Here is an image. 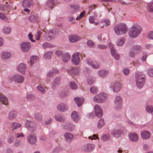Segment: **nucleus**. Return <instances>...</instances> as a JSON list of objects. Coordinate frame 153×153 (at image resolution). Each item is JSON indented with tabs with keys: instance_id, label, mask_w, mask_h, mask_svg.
I'll return each instance as SVG.
<instances>
[{
	"instance_id": "nucleus-1",
	"label": "nucleus",
	"mask_w": 153,
	"mask_h": 153,
	"mask_svg": "<svg viewBox=\"0 0 153 153\" xmlns=\"http://www.w3.org/2000/svg\"><path fill=\"white\" fill-rule=\"evenodd\" d=\"M142 28L137 24H134L130 28L128 32L129 36L131 37H137L141 33Z\"/></svg>"
},
{
	"instance_id": "nucleus-2",
	"label": "nucleus",
	"mask_w": 153,
	"mask_h": 153,
	"mask_svg": "<svg viewBox=\"0 0 153 153\" xmlns=\"http://www.w3.org/2000/svg\"><path fill=\"white\" fill-rule=\"evenodd\" d=\"M114 30L116 34L121 35L127 32L128 27L125 23H121L118 24L114 27Z\"/></svg>"
},
{
	"instance_id": "nucleus-3",
	"label": "nucleus",
	"mask_w": 153,
	"mask_h": 153,
	"mask_svg": "<svg viewBox=\"0 0 153 153\" xmlns=\"http://www.w3.org/2000/svg\"><path fill=\"white\" fill-rule=\"evenodd\" d=\"M136 84L139 88H141L144 85L145 82L144 75L140 73L137 74L136 76Z\"/></svg>"
},
{
	"instance_id": "nucleus-4",
	"label": "nucleus",
	"mask_w": 153,
	"mask_h": 153,
	"mask_svg": "<svg viewBox=\"0 0 153 153\" xmlns=\"http://www.w3.org/2000/svg\"><path fill=\"white\" fill-rule=\"evenodd\" d=\"M107 97V95L105 93H101L96 95L94 98V101L98 103L104 102Z\"/></svg>"
},
{
	"instance_id": "nucleus-5",
	"label": "nucleus",
	"mask_w": 153,
	"mask_h": 153,
	"mask_svg": "<svg viewBox=\"0 0 153 153\" xmlns=\"http://www.w3.org/2000/svg\"><path fill=\"white\" fill-rule=\"evenodd\" d=\"M24 79V78L22 76L19 74H16L10 77L9 79V81L10 82L16 81L18 83H22Z\"/></svg>"
},
{
	"instance_id": "nucleus-6",
	"label": "nucleus",
	"mask_w": 153,
	"mask_h": 153,
	"mask_svg": "<svg viewBox=\"0 0 153 153\" xmlns=\"http://www.w3.org/2000/svg\"><path fill=\"white\" fill-rule=\"evenodd\" d=\"M87 64L90 67L95 69H97L99 67L98 63L95 61H93L90 59H88L86 60Z\"/></svg>"
},
{
	"instance_id": "nucleus-7",
	"label": "nucleus",
	"mask_w": 153,
	"mask_h": 153,
	"mask_svg": "<svg viewBox=\"0 0 153 153\" xmlns=\"http://www.w3.org/2000/svg\"><path fill=\"white\" fill-rule=\"evenodd\" d=\"M109 47L111 49V51L112 55L114 58L117 60L120 59V55L113 48V45L112 44L110 43L109 44Z\"/></svg>"
},
{
	"instance_id": "nucleus-8",
	"label": "nucleus",
	"mask_w": 153,
	"mask_h": 153,
	"mask_svg": "<svg viewBox=\"0 0 153 153\" xmlns=\"http://www.w3.org/2000/svg\"><path fill=\"white\" fill-rule=\"evenodd\" d=\"M122 104V99L119 96H116L114 99V106L117 109L120 108Z\"/></svg>"
},
{
	"instance_id": "nucleus-9",
	"label": "nucleus",
	"mask_w": 153,
	"mask_h": 153,
	"mask_svg": "<svg viewBox=\"0 0 153 153\" xmlns=\"http://www.w3.org/2000/svg\"><path fill=\"white\" fill-rule=\"evenodd\" d=\"M72 62L75 65L78 64L80 62L79 54L78 53H74L71 59Z\"/></svg>"
},
{
	"instance_id": "nucleus-10",
	"label": "nucleus",
	"mask_w": 153,
	"mask_h": 153,
	"mask_svg": "<svg viewBox=\"0 0 153 153\" xmlns=\"http://www.w3.org/2000/svg\"><path fill=\"white\" fill-rule=\"evenodd\" d=\"M94 148V145L92 144H87L84 146L82 149L85 152H89L92 151Z\"/></svg>"
},
{
	"instance_id": "nucleus-11",
	"label": "nucleus",
	"mask_w": 153,
	"mask_h": 153,
	"mask_svg": "<svg viewBox=\"0 0 153 153\" xmlns=\"http://www.w3.org/2000/svg\"><path fill=\"white\" fill-rule=\"evenodd\" d=\"M69 40L71 42H77L81 39V37L76 34H71L69 36Z\"/></svg>"
},
{
	"instance_id": "nucleus-12",
	"label": "nucleus",
	"mask_w": 153,
	"mask_h": 153,
	"mask_svg": "<svg viewBox=\"0 0 153 153\" xmlns=\"http://www.w3.org/2000/svg\"><path fill=\"white\" fill-rule=\"evenodd\" d=\"M111 86L113 88V91L115 92H117L120 90L122 88L121 85L118 82L112 83Z\"/></svg>"
},
{
	"instance_id": "nucleus-13",
	"label": "nucleus",
	"mask_w": 153,
	"mask_h": 153,
	"mask_svg": "<svg viewBox=\"0 0 153 153\" xmlns=\"http://www.w3.org/2000/svg\"><path fill=\"white\" fill-rule=\"evenodd\" d=\"M21 47L22 50L24 52L27 51L30 47V44L29 42H25L21 44Z\"/></svg>"
},
{
	"instance_id": "nucleus-14",
	"label": "nucleus",
	"mask_w": 153,
	"mask_h": 153,
	"mask_svg": "<svg viewBox=\"0 0 153 153\" xmlns=\"http://www.w3.org/2000/svg\"><path fill=\"white\" fill-rule=\"evenodd\" d=\"M94 109L96 115L99 117H100L102 115V109L99 105H96L94 106Z\"/></svg>"
},
{
	"instance_id": "nucleus-15",
	"label": "nucleus",
	"mask_w": 153,
	"mask_h": 153,
	"mask_svg": "<svg viewBox=\"0 0 153 153\" xmlns=\"http://www.w3.org/2000/svg\"><path fill=\"white\" fill-rule=\"evenodd\" d=\"M27 140L30 143H35L36 142V135L33 133H31L27 137Z\"/></svg>"
},
{
	"instance_id": "nucleus-16",
	"label": "nucleus",
	"mask_w": 153,
	"mask_h": 153,
	"mask_svg": "<svg viewBox=\"0 0 153 153\" xmlns=\"http://www.w3.org/2000/svg\"><path fill=\"white\" fill-rule=\"evenodd\" d=\"M34 4L32 0H24L22 2V6L24 7H28L32 6Z\"/></svg>"
},
{
	"instance_id": "nucleus-17",
	"label": "nucleus",
	"mask_w": 153,
	"mask_h": 153,
	"mask_svg": "<svg viewBox=\"0 0 153 153\" xmlns=\"http://www.w3.org/2000/svg\"><path fill=\"white\" fill-rule=\"evenodd\" d=\"M59 80L60 78L57 77L53 80L52 86L53 89H55L58 87L60 84Z\"/></svg>"
},
{
	"instance_id": "nucleus-18",
	"label": "nucleus",
	"mask_w": 153,
	"mask_h": 153,
	"mask_svg": "<svg viewBox=\"0 0 153 153\" xmlns=\"http://www.w3.org/2000/svg\"><path fill=\"white\" fill-rule=\"evenodd\" d=\"M71 117L73 120L75 122H77L80 120V118L77 112L76 111H73L71 114Z\"/></svg>"
},
{
	"instance_id": "nucleus-19",
	"label": "nucleus",
	"mask_w": 153,
	"mask_h": 153,
	"mask_svg": "<svg viewBox=\"0 0 153 153\" xmlns=\"http://www.w3.org/2000/svg\"><path fill=\"white\" fill-rule=\"evenodd\" d=\"M122 133V131L118 129H114L111 132V134L114 137H119Z\"/></svg>"
},
{
	"instance_id": "nucleus-20",
	"label": "nucleus",
	"mask_w": 153,
	"mask_h": 153,
	"mask_svg": "<svg viewBox=\"0 0 153 153\" xmlns=\"http://www.w3.org/2000/svg\"><path fill=\"white\" fill-rule=\"evenodd\" d=\"M17 70L21 73L24 74L25 73V70L26 69V66L24 64H20L18 66Z\"/></svg>"
},
{
	"instance_id": "nucleus-21",
	"label": "nucleus",
	"mask_w": 153,
	"mask_h": 153,
	"mask_svg": "<svg viewBox=\"0 0 153 153\" xmlns=\"http://www.w3.org/2000/svg\"><path fill=\"white\" fill-rule=\"evenodd\" d=\"M74 100L76 105L80 107L84 102V99L83 98L76 97L74 99Z\"/></svg>"
},
{
	"instance_id": "nucleus-22",
	"label": "nucleus",
	"mask_w": 153,
	"mask_h": 153,
	"mask_svg": "<svg viewBox=\"0 0 153 153\" xmlns=\"http://www.w3.org/2000/svg\"><path fill=\"white\" fill-rule=\"evenodd\" d=\"M1 58L4 59H7L10 58L11 54L10 53L3 52L1 53Z\"/></svg>"
},
{
	"instance_id": "nucleus-23",
	"label": "nucleus",
	"mask_w": 153,
	"mask_h": 153,
	"mask_svg": "<svg viewBox=\"0 0 153 153\" xmlns=\"http://www.w3.org/2000/svg\"><path fill=\"white\" fill-rule=\"evenodd\" d=\"M129 137L130 140L133 141H137L138 139V135L135 133L130 134L129 135Z\"/></svg>"
},
{
	"instance_id": "nucleus-24",
	"label": "nucleus",
	"mask_w": 153,
	"mask_h": 153,
	"mask_svg": "<svg viewBox=\"0 0 153 153\" xmlns=\"http://www.w3.org/2000/svg\"><path fill=\"white\" fill-rule=\"evenodd\" d=\"M57 110L60 111H64L67 109L66 105L63 104L59 105L57 106Z\"/></svg>"
},
{
	"instance_id": "nucleus-25",
	"label": "nucleus",
	"mask_w": 153,
	"mask_h": 153,
	"mask_svg": "<svg viewBox=\"0 0 153 153\" xmlns=\"http://www.w3.org/2000/svg\"><path fill=\"white\" fill-rule=\"evenodd\" d=\"M141 136L143 139H148L150 137V133L148 131H146L143 132L141 133Z\"/></svg>"
},
{
	"instance_id": "nucleus-26",
	"label": "nucleus",
	"mask_w": 153,
	"mask_h": 153,
	"mask_svg": "<svg viewBox=\"0 0 153 153\" xmlns=\"http://www.w3.org/2000/svg\"><path fill=\"white\" fill-rule=\"evenodd\" d=\"M17 113L15 111H11L9 113L8 118L10 120H12L15 118L17 116Z\"/></svg>"
},
{
	"instance_id": "nucleus-27",
	"label": "nucleus",
	"mask_w": 153,
	"mask_h": 153,
	"mask_svg": "<svg viewBox=\"0 0 153 153\" xmlns=\"http://www.w3.org/2000/svg\"><path fill=\"white\" fill-rule=\"evenodd\" d=\"M0 101L2 102L3 104L5 105H6L8 103V100L7 98L1 94H0Z\"/></svg>"
},
{
	"instance_id": "nucleus-28",
	"label": "nucleus",
	"mask_w": 153,
	"mask_h": 153,
	"mask_svg": "<svg viewBox=\"0 0 153 153\" xmlns=\"http://www.w3.org/2000/svg\"><path fill=\"white\" fill-rule=\"evenodd\" d=\"M70 58V55L68 53H64L62 57V60L65 62L68 61Z\"/></svg>"
},
{
	"instance_id": "nucleus-29",
	"label": "nucleus",
	"mask_w": 153,
	"mask_h": 153,
	"mask_svg": "<svg viewBox=\"0 0 153 153\" xmlns=\"http://www.w3.org/2000/svg\"><path fill=\"white\" fill-rule=\"evenodd\" d=\"M135 51V52L137 53L140 51L142 49V48L141 46L139 45H134L132 48Z\"/></svg>"
},
{
	"instance_id": "nucleus-30",
	"label": "nucleus",
	"mask_w": 153,
	"mask_h": 153,
	"mask_svg": "<svg viewBox=\"0 0 153 153\" xmlns=\"http://www.w3.org/2000/svg\"><path fill=\"white\" fill-rule=\"evenodd\" d=\"M28 19L31 22H35L38 20V17L35 15H32L29 17Z\"/></svg>"
},
{
	"instance_id": "nucleus-31",
	"label": "nucleus",
	"mask_w": 153,
	"mask_h": 153,
	"mask_svg": "<svg viewBox=\"0 0 153 153\" xmlns=\"http://www.w3.org/2000/svg\"><path fill=\"white\" fill-rule=\"evenodd\" d=\"M21 126V125L19 123L13 122L11 124V127L14 129H16L18 128H20Z\"/></svg>"
},
{
	"instance_id": "nucleus-32",
	"label": "nucleus",
	"mask_w": 153,
	"mask_h": 153,
	"mask_svg": "<svg viewBox=\"0 0 153 153\" xmlns=\"http://www.w3.org/2000/svg\"><path fill=\"white\" fill-rule=\"evenodd\" d=\"M64 136L67 141L71 140L73 138V136L70 133H67L65 134Z\"/></svg>"
},
{
	"instance_id": "nucleus-33",
	"label": "nucleus",
	"mask_w": 153,
	"mask_h": 153,
	"mask_svg": "<svg viewBox=\"0 0 153 153\" xmlns=\"http://www.w3.org/2000/svg\"><path fill=\"white\" fill-rule=\"evenodd\" d=\"M70 7L71 10L73 11V13H75L78 11L79 9V6L78 4H76L75 5H71Z\"/></svg>"
},
{
	"instance_id": "nucleus-34",
	"label": "nucleus",
	"mask_w": 153,
	"mask_h": 153,
	"mask_svg": "<svg viewBox=\"0 0 153 153\" xmlns=\"http://www.w3.org/2000/svg\"><path fill=\"white\" fill-rule=\"evenodd\" d=\"M52 54V52H48L45 54L44 55V57L46 59H49L51 58Z\"/></svg>"
},
{
	"instance_id": "nucleus-35",
	"label": "nucleus",
	"mask_w": 153,
	"mask_h": 153,
	"mask_svg": "<svg viewBox=\"0 0 153 153\" xmlns=\"http://www.w3.org/2000/svg\"><path fill=\"white\" fill-rule=\"evenodd\" d=\"M108 72L105 70H102L98 72L99 75L102 77H104L107 74Z\"/></svg>"
},
{
	"instance_id": "nucleus-36",
	"label": "nucleus",
	"mask_w": 153,
	"mask_h": 153,
	"mask_svg": "<svg viewBox=\"0 0 153 153\" xmlns=\"http://www.w3.org/2000/svg\"><path fill=\"white\" fill-rule=\"evenodd\" d=\"M53 36L54 34L52 30H50L48 33V37L46 38V39L48 41L51 40L54 38Z\"/></svg>"
},
{
	"instance_id": "nucleus-37",
	"label": "nucleus",
	"mask_w": 153,
	"mask_h": 153,
	"mask_svg": "<svg viewBox=\"0 0 153 153\" xmlns=\"http://www.w3.org/2000/svg\"><path fill=\"white\" fill-rule=\"evenodd\" d=\"M11 31V28L9 27H7L4 28L2 30L3 32L6 34H8L10 33Z\"/></svg>"
},
{
	"instance_id": "nucleus-38",
	"label": "nucleus",
	"mask_w": 153,
	"mask_h": 153,
	"mask_svg": "<svg viewBox=\"0 0 153 153\" xmlns=\"http://www.w3.org/2000/svg\"><path fill=\"white\" fill-rule=\"evenodd\" d=\"M109 135L108 134H105L102 135L101 137V139L103 141H107L109 138Z\"/></svg>"
},
{
	"instance_id": "nucleus-39",
	"label": "nucleus",
	"mask_w": 153,
	"mask_h": 153,
	"mask_svg": "<svg viewBox=\"0 0 153 153\" xmlns=\"http://www.w3.org/2000/svg\"><path fill=\"white\" fill-rule=\"evenodd\" d=\"M125 39L124 38H122L118 40L117 42V45L118 46H121L125 42Z\"/></svg>"
},
{
	"instance_id": "nucleus-40",
	"label": "nucleus",
	"mask_w": 153,
	"mask_h": 153,
	"mask_svg": "<svg viewBox=\"0 0 153 153\" xmlns=\"http://www.w3.org/2000/svg\"><path fill=\"white\" fill-rule=\"evenodd\" d=\"M38 59V57L36 56H33L30 58V62L31 66L33 65L34 64V62L36 60Z\"/></svg>"
},
{
	"instance_id": "nucleus-41",
	"label": "nucleus",
	"mask_w": 153,
	"mask_h": 153,
	"mask_svg": "<svg viewBox=\"0 0 153 153\" xmlns=\"http://www.w3.org/2000/svg\"><path fill=\"white\" fill-rule=\"evenodd\" d=\"M104 125V122L103 120L102 119H100L99 121L98 124V127L100 128L103 126Z\"/></svg>"
},
{
	"instance_id": "nucleus-42",
	"label": "nucleus",
	"mask_w": 153,
	"mask_h": 153,
	"mask_svg": "<svg viewBox=\"0 0 153 153\" xmlns=\"http://www.w3.org/2000/svg\"><path fill=\"white\" fill-rule=\"evenodd\" d=\"M37 89L39 91L42 93H44L45 92L44 88L41 85H39L38 86Z\"/></svg>"
},
{
	"instance_id": "nucleus-43",
	"label": "nucleus",
	"mask_w": 153,
	"mask_h": 153,
	"mask_svg": "<svg viewBox=\"0 0 153 153\" xmlns=\"http://www.w3.org/2000/svg\"><path fill=\"white\" fill-rule=\"evenodd\" d=\"M67 129L69 131H72L74 130L75 129V126L74 125L70 124L67 125Z\"/></svg>"
},
{
	"instance_id": "nucleus-44",
	"label": "nucleus",
	"mask_w": 153,
	"mask_h": 153,
	"mask_svg": "<svg viewBox=\"0 0 153 153\" xmlns=\"http://www.w3.org/2000/svg\"><path fill=\"white\" fill-rule=\"evenodd\" d=\"M54 72L53 71L52 72H50L48 73L47 74V76L48 77H49L51 76H52L53 74L54 73H58L59 72L58 70L56 69H55L54 70Z\"/></svg>"
},
{
	"instance_id": "nucleus-45",
	"label": "nucleus",
	"mask_w": 153,
	"mask_h": 153,
	"mask_svg": "<svg viewBox=\"0 0 153 153\" xmlns=\"http://www.w3.org/2000/svg\"><path fill=\"white\" fill-rule=\"evenodd\" d=\"M146 110V111L148 112H153V107L149 105L147 106Z\"/></svg>"
},
{
	"instance_id": "nucleus-46",
	"label": "nucleus",
	"mask_w": 153,
	"mask_h": 153,
	"mask_svg": "<svg viewBox=\"0 0 153 153\" xmlns=\"http://www.w3.org/2000/svg\"><path fill=\"white\" fill-rule=\"evenodd\" d=\"M79 72V70H77V71H75V69L74 68H73L72 69H71V70L69 71L68 72L70 74L72 73L74 74H78V73Z\"/></svg>"
},
{
	"instance_id": "nucleus-47",
	"label": "nucleus",
	"mask_w": 153,
	"mask_h": 153,
	"mask_svg": "<svg viewBox=\"0 0 153 153\" xmlns=\"http://www.w3.org/2000/svg\"><path fill=\"white\" fill-rule=\"evenodd\" d=\"M14 134L10 136L7 138V141L9 143H11L13 142L14 140Z\"/></svg>"
},
{
	"instance_id": "nucleus-48",
	"label": "nucleus",
	"mask_w": 153,
	"mask_h": 153,
	"mask_svg": "<svg viewBox=\"0 0 153 153\" xmlns=\"http://www.w3.org/2000/svg\"><path fill=\"white\" fill-rule=\"evenodd\" d=\"M85 11H83L76 18V20H79L81 18H83L85 14Z\"/></svg>"
},
{
	"instance_id": "nucleus-49",
	"label": "nucleus",
	"mask_w": 153,
	"mask_h": 153,
	"mask_svg": "<svg viewBox=\"0 0 153 153\" xmlns=\"http://www.w3.org/2000/svg\"><path fill=\"white\" fill-rule=\"evenodd\" d=\"M90 91L93 94H96L97 92V89L95 87H92L90 88Z\"/></svg>"
},
{
	"instance_id": "nucleus-50",
	"label": "nucleus",
	"mask_w": 153,
	"mask_h": 153,
	"mask_svg": "<svg viewBox=\"0 0 153 153\" xmlns=\"http://www.w3.org/2000/svg\"><path fill=\"white\" fill-rule=\"evenodd\" d=\"M14 136L16 138H18L19 137H24V135L23 134L21 133H16L15 134H13Z\"/></svg>"
},
{
	"instance_id": "nucleus-51",
	"label": "nucleus",
	"mask_w": 153,
	"mask_h": 153,
	"mask_svg": "<svg viewBox=\"0 0 153 153\" xmlns=\"http://www.w3.org/2000/svg\"><path fill=\"white\" fill-rule=\"evenodd\" d=\"M148 7L151 12H153V2L149 3L148 4Z\"/></svg>"
},
{
	"instance_id": "nucleus-52",
	"label": "nucleus",
	"mask_w": 153,
	"mask_h": 153,
	"mask_svg": "<svg viewBox=\"0 0 153 153\" xmlns=\"http://www.w3.org/2000/svg\"><path fill=\"white\" fill-rule=\"evenodd\" d=\"M26 121L27 122L25 123V125L27 128H29V127H31L32 122L30 121H28L27 120Z\"/></svg>"
},
{
	"instance_id": "nucleus-53",
	"label": "nucleus",
	"mask_w": 153,
	"mask_h": 153,
	"mask_svg": "<svg viewBox=\"0 0 153 153\" xmlns=\"http://www.w3.org/2000/svg\"><path fill=\"white\" fill-rule=\"evenodd\" d=\"M88 138L89 139H91V140H92L94 139L95 140L98 139V137L96 135V134H94L92 136H89L88 137Z\"/></svg>"
},
{
	"instance_id": "nucleus-54",
	"label": "nucleus",
	"mask_w": 153,
	"mask_h": 153,
	"mask_svg": "<svg viewBox=\"0 0 153 153\" xmlns=\"http://www.w3.org/2000/svg\"><path fill=\"white\" fill-rule=\"evenodd\" d=\"M56 120L62 122L64 120L63 117H60L59 116H56L55 117Z\"/></svg>"
},
{
	"instance_id": "nucleus-55",
	"label": "nucleus",
	"mask_w": 153,
	"mask_h": 153,
	"mask_svg": "<svg viewBox=\"0 0 153 153\" xmlns=\"http://www.w3.org/2000/svg\"><path fill=\"white\" fill-rule=\"evenodd\" d=\"M103 24H105V25L106 26H108L110 25V21L108 20H104L103 22H102Z\"/></svg>"
},
{
	"instance_id": "nucleus-56",
	"label": "nucleus",
	"mask_w": 153,
	"mask_h": 153,
	"mask_svg": "<svg viewBox=\"0 0 153 153\" xmlns=\"http://www.w3.org/2000/svg\"><path fill=\"white\" fill-rule=\"evenodd\" d=\"M35 117V118L39 120H42V118L41 115L39 113L36 114Z\"/></svg>"
},
{
	"instance_id": "nucleus-57",
	"label": "nucleus",
	"mask_w": 153,
	"mask_h": 153,
	"mask_svg": "<svg viewBox=\"0 0 153 153\" xmlns=\"http://www.w3.org/2000/svg\"><path fill=\"white\" fill-rule=\"evenodd\" d=\"M147 57V53H143V56L141 58V60L143 61H145Z\"/></svg>"
},
{
	"instance_id": "nucleus-58",
	"label": "nucleus",
	"mask_w": 153,
	"mask_h": 153,
	"mask_svg": "<svg viewBox=\"0 0 153 153\" xmlns=\"http://www.w3.org/2000/svg\"><path fill=\"white\" fill-rule=\"evenodd\" d=\"M33 98V95L32 94H28L26 96V98L28 100H32Z\"/></svg>"
},
{
	"instance_id": "nucleus-59",
	"label": "nucleus",
	"mask_w": 153,
	"mask_h": 153,
	"mask_svg": "<svg viewBox=\"0 0 153 153\" xmlns=\"http://www.w3.org/2000/svg\"><path fill=\"white\" fill-rule=\"evenodd\" d=\"M0 18L5 21L7 20V17L3 14L1 13H0Z\"/></svg>"
},
{
	"instance_id": "nucleus-60",
	"label": "nucleus",
	"mask_w": 153,
	"mask_h": 153,
	"mask_svg": "<svg viewBox=\"0 0 153 153\" xmlns=\"http://www.w3.org/2000/svg\"><path fill=\"white\" fill-rule=\"evenodd\" d=\"M148 36L150 39H153V31L150 32L148 34Z\"/></svg>"
},
{
	"instance_id": "nucleus-61",
	"label": "nucleus",
	"mask_w": 153,
	"mask_h": 153,
	"mask_svg": "<svg viewBox=\"0 0 153 153\" xmlns=\"http://www.w3.org/2000/svg\"><path fill=\"white\" fill-rule=\"evenodd\" d=\"M149 75L151 76H153V68H150L148 71Z\"/></svg>"
},
{
	"instance_id": "nucleus-62",
	"label": "nucleus",
	"mask_w": 153,
	"mask_h": 153,
	"mask_svg": "<svg viewBox=\"0 0 153 153\" xmlns=\"http://www.w3.org/2000/svg\"><path fill=\"white\" fill-rule=\"evenodd\" d=\"M70 86L71 88L73 89H75L76 88V85L74 82H71L70 83Z\"/></svg>"
},
{
	"instance_id": "nucleus-63",
	"label": "nucleus",
	"mask_w": 153,
	"mask_h": 153,
	"mask_svg": "<svg viewBox=\"0 0 153 153\" xmlns=\"http://www.w3.org/2000/svg\"><path fill=\"white\" fill-rule=\"evenodd\" d=\"M137 53L135 52L131 51L129 53V55L131 57L134 56Z\"/></svg>"
},
{
	"instance_id": "nucleus-64",
	"label": "nucleus",
	"mask_w": 153,
	"mask_h": 153,
	"mask_svg": "<svg viewBox=\"0 0 153 153\" xmlns=\"http://www.w3.org/2000/svg\"><path fill=\"white\" fill-rule=\"evenodd\" d=\"M88 45L90 46L93 47L94 45V43L91 41L89 40L87 42Z\"/></svg>"
}]
</instances>
